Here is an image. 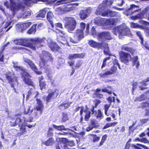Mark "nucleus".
I'll return each instance as SVG.
<instances>
[{
  "label": "nucleus",
  "instance_id": "1",
  "mask_svg": "<svg viewBox=\"0 0 149 149\" xmlns=\"http://www.w3.org/2000/svg\"><path fill=\"white\" fill-rule=\"evenodd\" d=\"M45 40L44 38H39L33 39L28 38L17 39L15 40L14 42L17 45L30 47L32 49L35 50L36 47L38 48L42 46L45 42Z\"/></svg>",
  "mask_w": 149,
  "mask_h": 149
},
{
  "label": "nucleus",
  "instance_id": "2",
  "mask_svg": "<svg viewBox=\"0 0 149 149\" xmlns=\"http://www.w3.org/2000/svg\"><path fill=\"white\" fill-rule=\"evenodd\" d=\"M10 2L11 9L13 15L15 14L16 11L21 10L22 13H20L19 15L21 18H27L31 15V10L25 9V7L21 2L19 3L17 2L15 0H10Z\"/></svg>",
  "mask_w": 149,
  "mask_h": 149
},
{
  "label": "nucleus",
  "instance_id": "3",
  "mask_svg": "<svg viewBox=\"0 0 149 149\" xmlns=\"http://www.w3.org/2000/svg\"><path fill=\"white\" fill-rule=\"evenodd\" d=\"M113 32L116 36H118L119 38L123 36H129L131 35L130 29L126 27L118 26L113 29Z\"/></svg>",
  "mask_w": 149,
  "mask_h": 149
},
{
  "label": "nucleus",
  "instance_id": "4",
  "mask_svg": "<svg viewBox=\"0 0 149 149\" xmlns=\"http://www.w3.org/2000/svg\"><path fill=\"white\" fill-rule=\"evenodd\" d=\"M40 59L41 60L40 63V67L46 68L47 66V61L48 60L52 61L53 58L48 51H42V54L40 56Z\"/></svg>",
  "mask_w": 149,
  "mask_h": 149
},
{
  "label": "nucleus",
  "instance_id": "5",
  "mask_svg": "<svg viewBox=\"0 0 149 149\" xmlns=\"http://www.w3.org/2000/svg\"><path fill=\"white\" fill-rule=\"evenodd\" d=\"M77 22L74 18L72 17H66L64 24V27L68 32L71 33L76 28Z\"/></svg>",
  "mask_w": 149,
  "mask_h": 149
},
{
  "label": "nucleus",
  "instance_id": "6",
  "mask_svg": "<svg viewBox=\"0 0 149 149\" xmlns=\"http://www.w3.org/2000/svg\"><path fill=\"white\" fill-rule=\"evenodd\" d=\"M26 120L24 117H17L15 123H11L10 124L11 126H15L18 124L20 127V134H22L26 131L25 123Z\"/></svg>",
  "mask_w": 149,
  "mask_h": 149
},
{
  "label": "nucleus",
  "instance_id": "7",
  "mask_svg": "<svg viewBox=\"0 0 149 149\" xmlns=\"http://www.w3.org/2000/svg\"><path fill=\"white\" fill-rule=\"evenodd\" d=\"M6 77L10 84L11 87L14 88V86L17 85L18 81L17 78L15 76L13 73L8 72H6Z\"/></svg>",
  "mask_w": 149,
  "mask_h": 149
},
{
  "label": "nucleus",
  "instance_id": "8",
  "mask_svg": "<svg viewBox=\"0 0 149 149\" xmlns=\"http://www.w3.org/2000/svg\"><path fill=\"white\" fill-rule=\"evenodd\" d=\"M58 91L57 89H55L54 90H49L48 91L49 93L48 95L44 96L43 99L48 103L52 99H54L57 97L58 94Z\"/></svg>",
  "mask_w": 149,
  "mask_h": 149
},
{
  "label": "nucleus",
  "instance_id": "9",
  "mask_svg": "<svg viewBox=\"0 0 149 149\" xmlns=\"http://www.w3.org/2000/svg\"><path fill=\"white\" fill-rule=\"evenodd\" d=\"M144 14L143 15L142 13H139L136 15L132 16L131 17V19L135 20L139 19L145 18L149 20V8H146L143 11Z\"/></svg>",
  "mask_w": 149,
  "mask_h": 149
},
{
  "label": "nucleus",
  "instance_id": "10",
  "mask_svg": "<svg viewBox=\"0 0 149 149\" xmlns=\"http://www.w3.org/2000/svg\"><path fill=\"white\" fill-rule=\"evenodd\" d=\"M36 101L37 106L36 109L34 110L35 116L36 118H38L42 113L43 105L40 100L37 99Z\"/></svg>",
  "mask_w": 149,
  "mask_h": 149
},
{
  "label": "nucleus",
  "instance_id": "11",
  "mask_svg": "<svg viewBox=\"0 0 149 149\" xmlns=\"http://www.w3.org/2000/svg\"><path fill=\"white\" fill-rule=\"evenodd\" d=\"M88 43L91 47L97 48L98 49H102L103 48L108 47V45L107 44L104 43L97 42L93 40H90Z\"/></svg>",
  "mask_w": 149,
  "mask_h": 149
},
{
  "label": "nucleus",
  "instance_id": "12",
  "mask_svg": "<svg viewBox=\"0 0 149 149\" xmlns=\"http://www.w3.org/2000/svg\"><path fill=\"white\" fill-rule=\"evenodd\" d=\"M119 54L120 58L122 62H123L127 64L129 61H131V57L129 54L123 51L120 52Z\"/></svg>",
  "mask_w": 149,
  "mask_h": 149
},
{
  "label": "nucleus",
  "instance_id": "13",
  "mask_svg": "<svg viewBox=\"0 0 149 149\" xmlns=\"http://www.w3.org/2000/svg\"><path fill=\"white\" fill-rule=\"evenodd\" d=\"M23 60L25 63H27L29 67L37 74H42L41 72L38 71L36 66L31 61L27 58H24Z\"/></svg>",
  "mask_w": 149,
  "mask_h": 149
},
{
  "label": "nucleus",
  "instance_id": "14",
  "mask_svg": "<svg viewBox=\"0 0 149 149\" xmlns=\"http://www.w3.org/2000/svg\"><path fill=\"white\" fill-rule=\"evenodd\" d=\"M21 75L22 78L25 84L28 85L32 86L33 87H34L33 82L31 79L28 77L30 76L27 70L24 72L23 73H22Z\"/></svg>",
  "mask_w": 149,
  "mask_h": 149
},
{
  "label": "nucleus",
  "instance_id": "15",
  "mask_svg": "<svg viewBox=\"0 0 149 149\" xmlns=\"http://www.w3.org/2000/svg\"><path fill=\"white\" fill-rule=\"evenodd\" d=\"M91 10V7L88 8L85 10H80L79 14V17L82 19H85L88 17Z\"/></svg>",
  "mask_w": 149,
  "mask_h": 149
},
{
  "label": "nucleus",
  "instance_id": "16",
  "mask_svg": "<svg viewBox=\"0 0 149 149\" xmlns=\"http://www.w3.org/2000/svg\"><path fill=\"white\" fill-rule=\"evenodd\" d=\"M97 37L99 40H110L112 38V37L109 32H103L102 33H98Z\"/></svg>",
  "mask_w": 149,
  "mask_h": 149
},
{
  "label": "nucleus",
  "instance_id": "17",
  "mask_svg": "<svg viewBox=\"0 0 149 149\" xmlns=\"http://www.w3.org/2000/svg\"><path fill=\"white\" fill-rule=\"evenodd\" d=\"M117 69V68L116 67L113 66L111 68L110 71L103 72L99 74V75L101 77H107L108 75H111L115 73Z\"/></svg>",
  "mask_w": 149,
  "mask_h": 149
},
{
  "label": "nucleus",
  "instance_id": "18",
  "mask_svg": "<svg viewBox=\"0 0 149 149\" xmlns=\"http://www.w3.org/2000/svg\"><path fill=\"white\" fill-rule=\"evenodd\" d=\"M139 6L134 4L131 5L130 8L126 9V15L127 16L131 15L133 13L138 10Z\"/></svg>",
  "mask_w": 149,
  "mask_h": 149
},
{
  "label": "nucleus",
  "instance_id": "19",
  "mask_svg": "<svg viewBox=\"0 0 149 149\" xmlns=\"http://www.w3.org/2000/svg\"><path fill=\"white\" fill-rule=\"evenodd\" d=\"M38 94V92L34 91V87H33L32 88H31L28 91L26 98L28 99L29 97L36 98Z\"/></svg>",
  "mask_w": 149,
  "mask_h": 149
},
{
  "label": "nucleus",
  "instance_id": "20",
  "mask_svg": "<svg viewBox=\"0 0 149 149\" xmlns=\"http://www.w3.org/2000/svg\"><path fill=\"white\" fill-rule=\"evenodd\" d=\"M13 67L15 69L18 71L20 72L21 74H22V73H23L26 70L24 69L23 67H20L18 65V64L17 62H13Z\"/></svg>",
  "mask_w": 149,
  "mask_h": 149
},
{
  "label": "nucleus",
  "instance_id": "21",
  "mask_svg": "<svg viewBox=\"0 0 149 149\" xmlns=\"http://www.w3.org/2000/svg\"><path fill=\"white\" fill-rule=\"evenodd\" d=\"M116 15V13L115 11H113L109 9L105 10V12L102 14V16L115 17Z\"/></svg>",
  "mask_w": 149,
  "mask_h": 149
},
{
  "label": "nucleus",
  "instance_id": "22",
  "mask_svg": "<svg viewBox=\"0 0 149 149\" xmlns=\"http://www.w3.org/2000/svg\"><path fill=\"white\" fill-rule=\"evenodd\" d=\"M84 37L83 31L81 29L77 30L74 36V38H76L79 41Z\"/></svg>",
  "mask_w": 149,
  "mask_h": 149
},
{
  "label": "nucleus",
  "instance_id": "23",
  "mask_svg": "<svg viewBox=\"0 0 149 149\" xmlns=\"http://www.w3.org/2000/svg\"><path fill=\"white\" fill-rule=\"evenodd\" d=\"M106 21V19L98 17L95 19V23L99 25H105Z\"/></svg>",
  "mask_w": 149,
  "mask_h": 149
},
{
  "label": "nucleus",
  "instance_id": "24",
  "mask_svg": "<svg viewBox=\"0 0 149 149\" xmlns=\"http://www.w3.org/2000/svg\"><path fill=\"white\" fill-rule=\"evenodd\" d=\"M106 8L103 4L100 5L95 12V14L97 15H101L102 16V14L105 12L104 9Z\"/></svg>",
  "mask_w": 149,
  "mask_h": 149
},
{
  "label": "nucleus",
  "instance_id": "25",
  "mask_svg": "<svg viewBox=\"0 0 149 149\" xmlns=\"http://www.w3.org/2000/svg\"><path fill=\"white\" fill-rule=\"evenodd\" d=\"M51 42L49 45V47L51 50L53 51H56L59 49V47L55 42L52 40H51Z\"/></svg>",
  "mask_w": 149,
  "mask_h": 149
},
{
  "label": "nucleus",
  "instance_id": "26",
  "mask_svg": "<svg viewBox=\"0 0 149 149\" xmlns=\"http://www.w3.org/2000/svg\"><path fill=\"white\" fill-rule=\"evenodd\" d=\"M84 56V54L83 53L71 54L69 55L68 58L72 59L73 58H82Z\"/></svg>",
  "mask_w": 149,
  "mask_h": 149
},
{
  "label": "nucleus",
  "instance_id": "27",
  "mask_svg": "<svg viewBox=\"0 0 149 149\" xmlns=\"http://www.w3.org/2000/svg\"><path fill=\"white\" fill-rule=\"evenodd\" d=\"M53 14L52 12L50 11L48 12L47 15V18L51 25L52 28H54V25L53 22Z\"/></svg>",
  "mask_w": 149,
  "mask_h": 149
},
{
  "label": "nucleus",
  "instance_id": "28",
  "mask_svg": "<svg viewBox=\"0 0 149 149\" xmlns=\"http://www.w3.org/2000/svg\"><path fill=\"white\" fill-rule=\"evenodd\" d=\"M31 24V22H25L20 24H18V27L20 28L22 30H23L29 27Z\"/></svg>",
  "mask_w": 149,
  "mask_h": 149
},
{
  "label": "nucleus",
  "instance_id": "29",
  "mask_svg": "<svg viewBox=\"0 0 149 149\" xmlns=\"http://www.w3.org/2000/svg\"><path fill=\"white\" fill-rule=\"evenodd\" d=\"M121 49L126 51L129 52L132 55H133L134 52L133 49L129 47L126 45H124L121 46Z\"/></svg>",
  "mask_w": 149,
  "mask_h": 149
},
{
  "label": "nucleus",
  "instance_id": "30",
  "mask_svg": "<svg viewBox=\"0 0 149 149\" xmlns=\"http://www.w3.org/2000/svg\"><path fill=\"white\" fill-rule=\"evenodd\" d=\"M149 81V77L147 78L146 79L143 81L141 82L140 84L141 85L139 86V88L140 90H143L145 89L146 88L143 87V86H146L148 85V84L147 82Z\"/></svg>",
  "mask_w": 149,
  "mask_h": 149
},
{
  "label": "nucleus",
  "instance_id": "31",
  "mask_svg": "<svg viewBox=\"0 0 149 149\" xmlns=\"http://www.w3.org/2000/svg\"><path fill=\"white\" fill-rule=\"evenodd\" d=\"M53 127L56 129L57 130L59 131L62 130H71L68 128H66L63 125H60L59 126H56L55 125L53 124Z\"/></svg>",
  "mask_w": 149,
  "mask_h": 149
},
{
  "label": "nucleus",
  "instance_id": "32",
  "mask_svg": "<svg viewBox=\"0 0 149 149\" xmlns=\"http://www.w3.org/2000/svg\"><path fill=\"white\" fill-rule=\"evenodd\" d=\"M54 140L53 138H50L47 141L42 142V143L46 146H50L52 145L54 143Z\"/></svg>",
  "mask_w": 149,
  "mask_h": 149
},
{
  "label": "nucleus",
  "instance_id": "33",
  "mask_svg": "<svg viewBox=\"0 0 149 149\" xmlns=\"http://www.w3.org/2000/svg\"><path fill=\"white\" fill-rule=\"evenodd\" d=\"M149 94V92L143 93L140 96L137 97L135 100V101H140L145 100L147 97L146 95Z\"/></svg>",
  "mask_w": 149,
  "mask_h": 149
},
{
  "label": "nucleus",
  "instance_id": "34",
  "mask_svg": "<svg viewBox=\"0 0 149 149\" xmlns=\"http://www.w3.org/2000/svg\"><path fill=\"white\" fill-rule=\"evenodd\" d=\"M80 27L82 30L84 29L86 27V33L87 34L88 33L89 28V24H86L83 22H81L80 23Z\"/></svg>",
  "mask_w": 149,
  "mask_h": 149
},
{
  "label": "nucleus",
  "instance_id": "35",
  "mask_svg": "<svg viewBox=\"0 0 149 149\" xmlns=\"http://www.w3.org/2000/svg\"><path fill=\"white\" fill-rule=\"evenodd\" d=\"M46 8H45L43 9L40 11L37 15V17H44L45 16V15L47 11Z\"/></svg>",
  "mask_w": 149,
  "mask_h": 149
},
{
  "label": "nucleus",
  "instance_id": "36",
  "mask_svg": "<svg viewBox=\"0 0 149 149\" xmlns=\"http://www.w3.org/2000/svg\"><path fill=\"white\" fill-rule=\"evenodd\" d=\"M138 57L137 56L133 57V58H131V61L133 64V65H136V67L137 68L138 67L139 65V62L138 61Z\"/></svg>",
  "mask_w": 149,
  "mask_h": 149
},
{
  "label": "nucleus",
  "instance_id": "37",
  "mask_svg": "<svg viewBox=\"0 0 149 149\" xmlns=\"http://www.w3.org/2000/svg\"><path fill=\"white\" fill-rule=\"evenodd\" d=\"M113 2V0H105L103 1L102 4L106 8L112 4Z\"/></svg>",
  "mask_w": 149,
  "mask_h": 149
},
{
  "label": "nucleus",
  "instance_id": "38",
  "mask_svg": "<svg viewBox=\"0 0 149 149\" xmlns=\"http://www.w3.org/2000/svg\"><path fill=\"white\" fill-rule=\"evenodd\" d=\"M60 40H58V42H59V44H61L63 45H68V42L66 39L63 38L62 37H60L58 38Z\"/></svg>",
  "mask_w": 149,
  "mask_h": 149
},
{
  "label": "nucleus",
  "instance_id": "39",
  "mask_svg": "<svg viewBox=\"0 0 149 149\" xmlns=\"http://www.w3.org/2000/svg\"><path fill=\"white\" fill-rule=\"evenodd\" d=\"M58 1L56 2V4L57 5H58L61 4L75 1L76 0H55V1Z\"/></svg>",
  "mask_w": 149,
  "mask_h": 149
},
{
  "label": "nucleus",
  "instance_id": "40",
  "mask_svg": "<svg viewBox=\"0 0 149 149\" xmlns=\"http://www.w3.org/2000/svg\"><path fill=\"white\" fill-rule=\"evenodd\" d=\"M88 107L87 105H86L85 107L82 106L81 107V110L80 111V115L81 116V119H82V114H83V112L85 113H86L88 112H89V111H88Z\"/></svg>",
  "mask_w": 149,
  "mask_h": 149
},
{
  "label": "nucleus",
  "instance_id": "41",
  "mask_svg": "<svg viewBox=\"0 0 149 149\" xmlns=\"http://www.w3.org/2000/svg\"><path fill=\"white\" fill-rule=\"evenodd\" d=\"M37 24L33 25L32 27L28 31V33L30 34L34 33L36 31Z\"/></svg>",
  "mask_w": 149,
  "mask_h": 149
},
{
  "label": "nucleus",
  "instance_id": "42",
  "mask_svg": "<svg viewBox=\"0 0 149 149\" xmlns=\"http://www.w3.org/2000/svg\"><path fill=\"white\" fill-rule=\"evenodd\" d=\"M111 105V104H106L104 106V109L105 110L104 113L107 116H109V112L111 111V110H110L109 111V113H108V111L109 110V108L110 107Z\"/></svg>",
  "mask_w": 149,
  "mask_h": 149
},
{
  "label": "nucleus",
  "instance_id": "43",
  "mask_svg": "<svg viewBox=\"0 0 149 149\" xmlns=\"http://www.w3.org/2000/svg\"><path fill=\"white\" fill-rule=\"evenodd\" d=\"M56 13L59 15H61L64 13L63 7H59L55 10Z\"/></svg>",
  "mask_w": 149,
  "mask_h": 149
},
{
  "label": "nucleus",
  "instance_id": "44",
  "mask_svg": "<svg viewBox=\"0 0 149 149\" xmlns=\"http://www.w3.org/2000/svg\"><path fill=\"white\" fill-rule=\"evenodd\" d=\"M135 33L136 35L139 37V39H140L141 44L144 46V44H143V38L142 36L141 32L140 31H136Z\"/></svg>",
  "mask_w": 149,
  "mask_h": 149
},
{
  "label": "nucleus",
  "instance_id": "45",
  "mask_svg": "<svg viewBox=\"0 0 149 149\" xmlns=\"http://www.w3.org/2000/svg\"><path fill=\"white\" fill-rule=\"evenodd\" d=\"M106 21L105 24L107 25H114L115 23V21L114 19H106Z\"/></svg>",
  "mask_w": 149,
  "mask_h": 149
},
{
  "label": "nucleus",
  "instance_id": "46",
  "mask_svg": "<svg viewBox=\"0 0 149 149\" xmlns=\"http://www.w3.org/2000/svg\"><path fill=\"white\" fill-rule=\"evenodd\" d=\"M64 13L67 12L72 10L73 8L72 6H66L65 7H63Z\"/></svg>",
  "mask_w": 149,
  "mask_h": 149
},
{
  "label": "nucleus",
  "instance_id": "47",
  "mask_svg": "<svg viewBox=\"0 0 149 149\" xmlns=\"http://www.w3.org/2000/svg\"><path fill=\"white\" fill-rule=\"evenodd\" d=\"M91 125L94 128H96L98 126L97 122L95 120H92L91 121Z\"/></svg>",
  "mask_w": 149,
  "mask_h": 149
},
{
  "label": "nucleus",
  "instance_id": "48",
  "mask_svg": "<svg viewBox=\"0 0 149 149\" xmlns=\"http://www.w3.org/2000/svg\"><path fill=\"white\" fill-rule=\"evenodd\" d=\"M107 88H104L102 89V91L103 92H106L109 94H111L112 93V91L111 90V88L110 86H108Z\"/></svg>",
  "mask_w": 149,
  "mask_h": 149
},
{
  "label": "nucleus",
  "instance_id": "49",
  "mask_svg": "<svg viewBox=\"0 0 149 149\" xmlns=\"http://www.w3.org/2000/svg\"><path fill=\"white\" fill-rule=\"evenodd\" d=\"M54 29H55L56 30L58 29V28H59L62 29L63 28L62 24L59 23L55 24V25H54ZM54 28H53V29H52V30L53 31H55V30L54 29Z\"/></svg>",
  "mask_w": 149,
  "mask_h": 149
},
{
  "label": "nucleus",
  "instance_id": "50",
  "mask_svg": "<svg viewBox=\"0 0 149 149\" xmlns=\"http://www.w3.org/2000/svg\"><path fill=\"white\" fill-rule=\"evenodd\" d=\"M40 88L41 90L45 88V83L44 81L43 80H40Z\"/></svg>",
  "mask_w": 149,
  "mask_h": 149
},
{
  "label": "nucleus",
  "instance_id": "51",
  "mask_svg": "<svg viewBox=\"0 0 149 149\" xmlns=\"http://www.w3.org/2000/svg\"><path fill=\"white\" fill-rule=\"evenodd\" d=\"M91 33L94 37L96 36L97 35V33L94 26H93L92 28L91 31Z\"/></svg>",
  "mask_w": 149,
  "mask_h": 149
},
{
  "label": "nucleus",
  "instance_id": "52",
  "mask_svg": "<svg viewBox=\"0 0 149 149\" xmlns=\"http://www.w3.org/2000/svg\"><path fill=\"white\" fill-rule=\"evenodd\" d=\"M111 58L110 57H107L104 58L103 61V64L101 68H102L104 67L106 65V61L107 60H109Z\"/></svg>",
  "mask_w": 149,
  "mask_h": 149
},
{
  "label": "nucleus",
  "instance_id": "53",
  "mask_svg": "<svg viewBox=\"0 0 149 149\" xmlns=\"http://www.w3.org/2000/svg\"><path fill=\"white\" fill-rule=\"evenodd\" d=\"M91 111L88 112L86 113V114L85 116V119L86 121L88 120V119L91 116Z\"/></svg>",
  "mask_w": 149,
  "mask_h": 149
},
{
  "label": "nucleus",
  "instance_id": "54",
  "mask_svg": "<svg viewBox=\"0 0 149 149\" xmlns=\"http://www.w3.org/2000/svg\"><path fill=\"white\" fill-rule=\"evenodd\" d=\"M68 40H69L70 42L72 43H77L79 41L76 38H75L73 39L71 37H69L68 38Z\"/></svg>",
  "mask_w": 149,
  "mask_h": 149
},
{
  "label": "nucleus",
  "instance_id": "55",
  "mask_svg": "<svg viewBox=\"0 0 149 149\" xmlns=\"http://www.w3.org/2000/svg\"><path fill=\"white\" fill-rule=\"evenodd\" d=\"M131 26L133 28H137L140 27V26L137 23L132 22L131 23Z\"/></svg>",
  "mask_w": 149,
  "mask_h": 149
},
{
  "label": "nucleus",
  "instance_id": "56",
  "mask_svg": "<svg viewBox=\"0 0 149 149\" xmlns=\"http://www.w3.org/2000/svg\"><path fill=\"white\" fill-rule=\"evenodd\" d=\"M71 102H70V103L68 102L67 103L62 104L61 105H60L59 107L61 106L62 107H63L65 109L68 108L70 106V104H71Z\"/></svg>",
  "mask_w": 149,
  "mask_h": 149
},
{
  "label": "nucleus",
  "instance_id": "57",
  "mask_svg": "<svg viewBox=\"0 0 149 149\" xmlns=\"http://www.w3.org/2000/svg\"><path fill=\"white\" fill-rule=\"evenodd\" d=\"M102 113L100 110H98L97 114V116L96 118L101 119L102 118Z\"/></svg>",
  "mask_w": 149,
  "mask_h": 149
},
{
  "label": "nucleus",
  "instance_id": "58",
  "mask_svg": "<svg viewBox=\"0 0 149 149\" xmlns=\"http://www.w3.org/2000/svg\"><path fill=\"white\" fill-rule=\"evenodd\" d=\"M94 108L95 107L93 106L92 109H91V111L92 112V114L96 116L97 117V114L98 111H97L96 110H95Z\"/></svg>",
  "mask_w": 149,
  "mask_h": 149
},
{
  "label": "nucleus",
  "instance_id": "59",
  "mask_svg": "<svg viewBox=\"0 0 149 149\" xmlns=\"http://www.w3.org/2000/svg\"><path fill=\"white\" fill-rule=\"evenodd\" d=\"M68 120V116L67 114L65 113H63L62 120L63 122H65Z\"/></svg>",
  "mask_w": 149,
  "mask_h": 149
},
{
  "label": "nucleus",
  "instance_id": "60",
  "mask_svg": "<svg viewBox=\"0 0 149 149\" xmlns=\"http://www.w3.org/2000/svg\"><path fill=\"white\" fill-rule=\"evenodd\" d=\"M4 56L3 54V52L1 51H0V62H3Z\"/></svg>",
  "mask_w": 149,
  "mask_h": 149
},
{
  "label": "nucleus",
  "instance_id": "61",
  "mask_svg": "<svg viewBox=\"0 0 149 149\" xmlns=\"http://www.w3.org/2000/svg\"><path fill=\"white\" fill-rule=\"evenodd\" d=\"M124 3V0H118L117 5L120 6H122Z\"/></svg>",
  "mask_w": 149,
  "mask_h": 149
},
{
  "label": "nucleus",
  "instance_id": "62",
  "mask_svg": "<svg viewBox=\"0 0 149 149\" xmlns=\"http://www.w3.org/2000/svg\"><path fill=\"white\" fill-rule=\"evenodd\" d=\"M100 137L99 136H97L96 135H94L93 137V142L97 141L100 139Z\"/></svg>",
  "mask_w": 149,
  "mask_h": 149
},
{
  "label": "nucleus",
  "instance_id": "63",
  "mask_svg": "<svg viewBox=\"0 0 149 149\" xmlns=\"http://www.w3.org/2000/svg\"><path fill=\"white\" fill-rule=\"evenodd\" d=\"M32 110L31 111H29V107H28L26 109H25L24 111V113L26 114H30L32 111Z\"/></svg>",
  "mask_w": 149,
  "mask_h": 149
},
{
  "label": "nucleus",
  "instance_id": "64",
  "mask_svg": "<svg viewBox=\"0 0 149 149\" xmlns=\"http://www.w3.org/2000/svg\"><path fill=\"white\" fill-rule=\"evenodd\" d=\"M138 143L136 144V145H135L134 144L132 145V147L135 149H141V148L140 147V146L138 145ZM140 147H141L140 146Z\"/></svg>",
  "mask_w": 149,
  "mask_h": 149
}]
</instances>
